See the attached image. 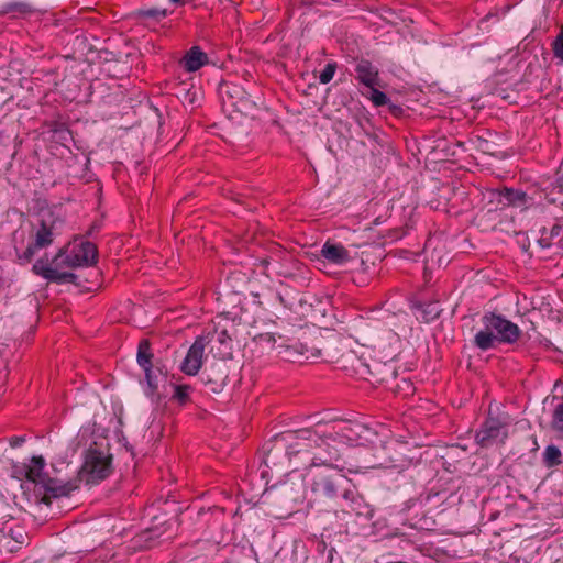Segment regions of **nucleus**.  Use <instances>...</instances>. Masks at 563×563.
I'll return each mask as SVG.
<instances>
[{"label":"nucleus","instance_id":"8","mask_svg":"<svg viewBox=\"0 0 563 563\" xmlns=\"http://www.w3.org/2000/svg\"><path fill=\"white\" fill-rule=\"evenodd\" d=\"M507 437L506 424L497 418L488 417L477 431L475 440L482 448H488L498 442L504 443Z\"/></svg>","mask_w":563,"mask_h":563},{"label":"nucleus","instance_id":"6","mask_svg":"<svg viewBox=\"0 0 563 563\" xmlns=\"http://www.w3.org/2000/svg\"><path fill=\"white\" fill-rule=\"evenodd\" d=\"M307 476L311 482V490L317 497L333 498L338 489L346 484L347 479L335 471L336 467L305 466Z\"/></svg>","mask_w":563,"mask_h":563},{"label":"nucleus","instance_id":"25","mask_svg":"<svg viewBox=\"0 0 563 563\" xmlns=\"http://www.w3.org/2000/svg\"><path fill=\"white\" fill-rule=\"evenodd\" d=\"M139 15L142 18H152L159 21L167 15V11L158 9H147L140 11Z\"/></svg>","mask_w":563,"mask_h":563},{"label":"nucleus","instance_id":"30","mask_svg":"<svg viewBox=\"0 0 563 563\" xmlns=\"http://www.w3.org/2000/svg\"><path fill=\"white\" fill-rule=\"evenodd\" d=\"M354 496H355V493L353 490L344 489L343 497L345 499H351L353 501L354 500Z\"/></svg>","mask_w":563,"mask_h":563},{"label":"nucleus","instance_id":"32","mask_svg":"<svg viewBox=\"0 0 563 563\" xmlns=\"http://www.w3.org/2000/svg\"><path fill=\"white\" fill-rule=\"evenodd\" d=\"M560 221H562V222H563V216L560 218Z\"/></svg>","mask_w":563,"mask_h":563},{"label":"nucleus","instance_id":"4","mask_svg":"<svg viewBox=\"0 0 563 563\" xmlns=\"http://www.w3.org/2000/svg\"><path fill=\"white\" fill-rule=\"evenodd\" d=\"M483 329L474 336V344L482 351L496 346V343H515L521 335L517 324L493 312L482 317Z\"/></svg>","mask_w":563,"mask_h":563},{"label":"nucleus","instance_id":"11","mask_svg":"<svg viewBox=\"0 0 563 563\" xmlns=\"http://www.w3.org/2000/svg\"><path fill=\"white\" fill-rule=\"evenodd\" d=\"M57 220L53 213H43L41 216L40 225L35 234L34 243L36 246L44 249L51 245L56 234Z\"/></svg>","mask_w":563,"mask_h":563},{"label":"nucleus","instance_id":"27","mask_svg":"<svg viewBox=\"0 0 563 563\" xmlns=\"http://www.w3.org/2000/svg\"><path fill=\"white\" fill-rule=\"evenodd\" d=\"M41 250V247L36 246V244L34 242H32L31 244H29V246L25 249V251L23 252L22 255H20V258L21 260H24L26 262H30L34 255L36 254V252Z\"/></svg>","mask_w":563,"mask_h":563},{"label":"nucleus","instance_id":"5","mask_svg":"<svg viewBox=\"0 0 563 563\" xmlns=\"http://www.w3.org/2000/svg\"><path fill=\"white\" fill-rule=\"evenodd\" d=\"M112 455L107 451L98 446L95 442L89 446L85 462L78 473V482H85L86 484H96L103 481L112 473Z\"/></svg>","mask_w":563,"mask_h":563},{"label":"nucleus","instance_id":"20","mask_svg":"<svg viewBox=\"0 0 563 563\" xmlns=\"http://www.w3.org/2000/svg\"><path fill=\"white\" fill-rule=\"evenodd\" d=\"M192 391V387L187 384H179L174 386V394L172 395V399L177 401L179 405H186L191 401L190 394Z\"/></svg>","mask_w":563,"mask_h":563},{"label":"nucleus","instance_id":"22","mask_svg":"<svg viewBox=\"0 0 563 563\" xmlns=\"http://www.w3.org/2000/svg\"><path fill=\"white\" fill-rule=\"evenodd\" d=\"M254 341L262 347H274L276 338L274 333H261L254 338Z\"/></svg>","mask_w":563,"mask_h":563},{"label":"nucleus","instance_id":"29","mask_svg":"<svg viewBox=\"0 0 563 563\" xmlns=\"http://www.w3.org/2000/svg\"><path fill=\"white\" fill-rule=\"evenodd\" d=\"M25 439L23 437H12L10 439V445L12 448H18L24 443Z\"/></svg>","mask_w":563,"mask_h":563},{"label":"nucleus","instance_id":"21","mask_svg":"<svg viewBox=\"0 0 563 563\" xmlns=\"http://www.w3.org/2000/svg\"><path fill=\"white\" fill-rule=\"evenodd\" d=\"M551 428L561 437H563V402L556 405L553 410Z\"/></svg>","mask_w":563,"mask_h":563},{"label":"nucleus","instance_id":"15","mask_svg":"<svg viewBox=\"0 0 563 563\" xmlns=\"http://www.w3.org/2000/svg\"><path fill=\"white\" fill-rule=\"evenodd\" d=\"M321 255L329 262L338 265H342L350 261L349 251L341 244L331 243L327 241L322 249Z\"/></svg>","mask_w":563,"mask_h":563},{"label":"nucleus","instance_id":"3","mask_svg":"<svg viewBox=\"0 0 563 563\" xmlns=\"http://www.w3.org/2000/svg\"><path fill=\"white\" fill-rule=\"evenodd\" d=\"M44 466L45 461L42 456H33L31 464L24 466L25 478L34 484V495L38 503L49 506L54 498L68 496L77 489L76 481L60 483L51 478L43 472Z\"/></svg>","mask_w":563,"mask_h":563},{"label":"nucleus","instance_id":"7","mask_svg":"<svg viewBox=\"0 0 563 563\" xmlns=\"http://www.w3.org/2000/svg\"><path fill=\"white\" fill-rule=\"evenodd\" d=\"M330 439L343 450L347 446L361 445L367 440L369 429L357 421H340L329 428Z\"/></svg>","mask_w":563,"mask_h":563},{"label":"nucleus","instance_id":"10","mask_svg":"<svg viewBox=\"0 0 563 563\" xmlns=\"http://www.w3.org/2000/svg\"><path fill=\"white\" fill-rule=\"evenodd\" d=\"M210 340L208 336H198L192 345L189 347L181 365L180 369L184 374L194 376L198 374L202 366L205 349L209 344Z\"/></svg>","mask_w":563,"mask_h":563},{"label":"nucleus","instance_id":"1","mask_svg":"<svg viewBox=\"0 0 563 563\" xmlns=\"http://www.w3.org/2000/svg\"><path fill=\"white\" fill-rule=\"evenodd\" d=\"M288 437L295 439L287 449V455L290 461L298 460L296 467L302 466H323L336 467L343 449L332 442L329 429L320 431L301 429L288 433Z\"/></svg>","mask_w":563,"mask_h":563},{"label":"nucleus","instance_id":"23","mask_svg":"<svg viewBox=\"0 0 563 563\" xmlns=\"http://www.w3.org/2000/svg\"><path fill=\"white\" fill-rule=\"evenodd\" d=\"M335 70H336V64L328 63L319 76L320 82L323 85L329 84L333 79Z\"/></svg>","mask_w":563,"mask_h":563},{"label":"nucleus","instance_id":"28","mask_svg":"<svg viewBox=\"0 0 563 563\" xmlns=\"http://www.w3.org/2000/svg\"><path fill=\"white\" fill-rule=\"evenodd\" d=\"M217 340L220 344L227 345L231 341V338L228 334L227 330H222L219 333H217Z\"/></svg>","mask_w":563,"mask_h":563},{"label":"nucleus","instance_id":"14","mask_svg":"<svg viewBox=\"0 0 563 563\" xmlns=\"http://www.w3.org/2000/svg\"><path fill=\"white\" fill-rule=\"evenodd\" d=\"M208 63V55L199 46H192L180 60V65L188 73L197 71Z\"/></svg>","mask_w":563,"mask_h":563},{"label":"nucleus","instance_id":"9","mask_svg":"<svg viewBox=\"0 0 563 563\" xmlns=\"http://www.w3.org/2000/svg\"><path fill=\"white\" fill-rule=\"evenodd\" d=\"M154 354L152 351L151 342L147 339H142L137 345L136 361L139 366L145 373L147 389L150 395H154L158 388L157 375L153 366Z\"/></svg>","mask_w":563,"mask_h":563},{"label":"nucleus","instance_id":"31","mask_svg":"<svg viewBox=\"0 0 563 563\" xmlns=\"http://www.w3.org/2000/svg\"><path fill=\"white\" fill-rule=\"evenodd\" d=\"M172 2L176 3V4H185L186 2H188L189 0H170Z\"/></svg>","mask_w":563,"mask_h":563},{"label":"nucleus","instance_id":"19","mask_svg":"<svg viewBox=\"0 0 563 563\" xmlns=\"http://www.w3.org/2000/svg\"><path fill=\"white\" fill-rule=\"evenodd\" d=\"M562 454L558 446L555 445H548L545 448V451L543 453V464L548 467H554L562 463Z\"/></svg>","mask_w":563,"mask_h":563},{"label":"nucleus","instance_id":"13","mask_svg":"<svg viewBox=\"0 0 563 563\" xmlns=\"http://www.w3.org/2000/svg\"><path fill=\"white\" fill-rule=\"evenodd\" d=\"M356 79L368 88L379 86V73L369 60L361 59L355 66Z\"/></svg>","mask_w":563,"mask_h":563},{"label":"nucleus","instance_id":"18","mask_svg":"<svg viewBox=\"0 0 563 563\" xmlns=\"http://www.w3.org/2000/svg\"><path fill=\"white\" fill-rule=\"evenodd\" d=\"M34 12L33 7L23 1H14L5 3L0 9V16L11 14L12 18H21Z\"/></svg>","mask_w":563,"mask_h":563},{"label":"nucleus","instance_id":"12","mask_svg":"<svg viewBox=\"0 0 563 563\" xmlns=\"http://www.w3.org/2000/svg\"><path fill=\"white\" fill-rule=\"evenodd\" d=\"M203 384L212 393H220L228 382V373L224 364H213L206 368L202 376Z\"/></svg>","mask_w":563,"mask_h":563},{"label":"nucleus","instance_id":"26","mask_svg":"<svg viewBox=\"0 0 563 563\" xmlns=\"http://www.w3.org/2000/svg\"><path fill=\"white\" fill-rule=\"evenodd\" d=\"M371 90H372L371 99L375 106L382 107L388 102V98L383 91L376 89V87L371 88Z\"/></svg>","mask_w":563,"mask_h":563},{"label":"nucleus","instance_id":"2","mask_svg":"<svg viewBox=\"0 0 563 563\" xmlns=\"http://www.w3.org/2000/svg\"><path fill=\"white\" fill-rule=\"evenodd\" d=\"M97 258L98 249L92 242L76 239L58 251L52 260V265H48L43 258H40L34 263L32 271L35 275L53 283L75 284L77 276L74 273L60 272L59 268L89 266L95 264Z\"/></svg>","mask_w":563,"mask_h":563},{"label":"nucleus","instance_id":"17","mask_svg":"<svg viewBox=\"0 0 563 563\" xmlns=\"http://www.w3.org/2000/svg\"><path fill=\"white\" fill-rule=\"evenodd\" d=\"M499 196L505 205L517 208H525L530 200L525 191L512 188H504Z\"/></svg>","mask_w":563,"mask_h":563},{"label":"nucleus","instance_id":"16","mask_svg":"<svg viewBox=\"0 0 563 563\" xmlns=\"http://www.w3.org/2000/svg\"><path fill=\"white\" fill-rule=\"evenodd\" d=\"M563 224L556 223L550 230L547 228L540 229V238L538 239V243L543 249H549L553 245H559L563 247L562 239L559 238L562 231Z\"/></svg>","mask_w":563,"mask_h":563},{"label":"nucleus","instance_id":"24","mask_svg":"<svg viewBox=\"0 0 563 563\" xmlns=\"http://www.w3.org/2000/svg\"><path fill=\"white\" fill-rule=\"evenodd\" d=\"M552 51L554 57L563 62V27L561 29L559 35L552 42Z\"/></svg>","mask_w":563,"mask_h":563}]
</instances>
